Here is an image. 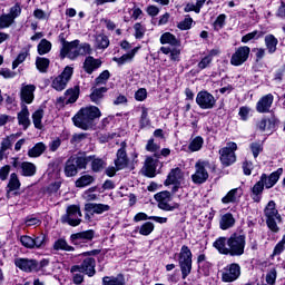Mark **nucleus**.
<instances>
[{
	"label": "nucleus",
	"instance_id": "47",
	"mask_svg": "<svg viewBox=\"0 0 285 285\" xmlns=\"http://www.w3.org/2000/svg\"><path fill=\"white\" fill-rule=\"evenodd\" d=\"M52 50V43L47 39H42L38 45V55H48Z\"/></svg>",
	"mask_w": 285,
	"mask_h": 285
},
{
	"label": "nucleus",
	"instance_id": "23",
	"mask_svg": "<svg viewBox=\"0 0 285 285\" xmlns=\"http://www.w3.org/2000/svg\"><path fill=\"white\" fill-rule=\"evenodd\" d=\"M79 99V87L76 86L73 88L67 89L65 92V97H60L58 101L61 104H75Z\"/></svg>",
	"mask_w": 285,
	"mask_h": 285
},
{
	"label": "nucleus",
	"instance_id": "63",
	"mask_svg": "<svg viewBox=\"0 0 285 285\" xmlns=\"http://www.w3.org/2000/svg\"><path fill=\"white\" fill-rule=\"evenodd\" d=\"M146 97H148V92L146 91V89L141 88L138 89L135 94V99L137 101H144L146 99Z\"/></svg>",
	"mask_w": 285,
	"mask_h": 285
},
{
	"label": "nucleus",
	"instance_id": "17",
	"mask_svg": "<svg viewBox=\"0 0 285 285\" xmlns=\"http://www.w3.org/2000/svg\"><path fill=\"white\" fill-rule=\"evenodd\" d=\"M127 147L128 145L126 144V141H122L120 144V148L116 154L115 166L117 170H124V168L128 166V154L126 153Z\"/></svg>",
	"mask_w": 285,
	"mask_h": 285
},
{
	"label": "nucleus",
	"instance_id": "54",
	"mask_svg": "<svg viewBox=\"0 0 285 285\" xmlns=\"http://www.w3.org/2000/svg\"><path fill=\"white\" fill-rule=\"evenodd\" d=\"M20 243L22 244V246H24V248H35V238L24 235L20 237Z\"/></svg>",
	"mask_w": 285,
	"mask_h": 285
},
{
	"label": "nucleus",
	"instance_id": "62",
	"mask_svg": "<svg viewBox=\"0 0 285 285\" xmlns=\"http://www.w3.org/2000/svg\"><path fill=\"white\" fill-rule=\"evenodd\" d=\"M0 76L4 79H12L17 76V73L8 68L0 69Z\"/></svg>",
	"mask_w": 285,
	"mask_h": 285
},
{
	"label": "nucleus",
	"instance_id": "15",
	"mask_svg": "<svg viewBox=\"0 0 285 285\" xmlns=\"http://www.w3.org/2000/svg\"><path fill=\"white\" fill-rule=\"evenodd\" d=\"M239 275H242V267L237 263H232L222 271V281L235 282L239 279Z\"/></svg>",
	"mask_w": 285,
	"mask_h": 285
},
{
	"label": "nucleus",
	"instance_id": "24",
	"mask_svg": "<svg viewBox=\"0 0 285 285\" xmlns=\"http://www.w3.org/2000/svg\"><path fill=\"white\" fill-rule=\"evenodd\" d=\"M18 124L22 126L23 130L30 128V111L26 105H22L21 110L18 112Z\"/></svg>",
	"mask_w": 285,
	"mask_h": 285
},
{
	"label": "nucleus",
	"instance_id": "56",
	"mask_svg": "<svg viewBox=\"0 0 285 285\" xmlns=\"http://www.w3.org/2000/svg\"><path fill=\"white\" fill-rule=\"evenodd\" d=\"M193 26V18H185L183 21H180L177 26L179 30H190Z\"/></svg>",
	"mask_w": 285,
	"mask_h": 285
},
{
	"label": "nucleus",
	"instance_id": "64",
	"mask_svg": "<svg viewBox=\"0 0 285 285\" xmlns=\"http://www.w3.org/2000/svg\"><path fill=\"white\" fill-rule=\"evenodd\" d=\"M8 175H10V165H6L0 168V179L1 181H6L8 179Z\"/></svg>",
	"mask_w": 285,
	"mask_h": 285
},
{
	"label": "nucleus",
	"instance_id": "34",
	"mask_svg": "<svg viewBox=\"0 0 285 285\" xmlns=\"http://www.w3.org/2000/svg\"><path fill=\"white\" fill-rule=\"evenodd\" d=\"M7 188L8 193H14V190H19V188H21V180H19V176L17 174L12 173L10 175Z\"/></svg>",
	"mask_w": 285,
	"mask_h": 285
},
{
	"label": "nucleus",
	"instance_id": "5",
	"mask_svg": "<svg viewBox=\"0 0 285 285\" xmlns=\"http://www.w3.org/2000/svg\"><path fill=\"white\" fill-rule=\"evenodd\" d=\"M265 217H266V224L273 233H279V227L277 224L282 223V216L279 215V212L275 207V202L271 200L265 209Z\"/></svg>",
	"mask_w": 285,
	"mask_h": 285
},
{
	"label": "nucleus",
	"instance_id": "8",
	"mask_svg": "<svg viewBox=\"0 0 285 285\" xmlns=\"http://www.w3.org/2000/svg\"><path fill=\"white\" fill-rule=\"evenodd\" d=\"M81 208L77 205H70L67 207L66 214L61 216L60 222L75 227L81 224Z\"/></svg>",
	"mask_w": 285,
	"mask_h": 285
},
{
	"label": "nucleus",
	"instance_id": "27",
	"mask_svg": "<svg viewBox=\"0 0 285 285\" xmlns=\"http://www.w3.org/2000/svg\"><path fill=\"white\" fill-rule=\"evenodd\" d=\"M20 175L22 177H35L37 175V165L30 161H22L20 165Z\"/></svg>",
	"mask_w": 285,
	"mask_h": 285
},
{
	"label": "nucleus",
	"instance_id": "48",
	"mask_svg": "<svg viewBox=\"0 0 285 285\" xmlns=\"http://www.w3.org/2000/svg\"><path fill=\"white\" fill-rule=\"evenodd\" d=\"M12 23H14V20L8 13H3L0 16V30L10 28Z\"/></svg>",
	"mask_w": 285,
	"mask_h": 285
},
{
	"label": "nucleus",
	"instance_id": "42",
	"mask_svg": "<svg viewBox=\"0 0 285 285\" xmlns=\"http://www.w3.org/2000/svg\"><path fill=\"white\" fill-rule=\"evenodd\" d=\"M102 285H126V283L124 282V276H105Z\"/></svg>",
	"mask_w": 285,
	"mask_h": 285
},
{
	"label": "nucleus",
	"instance_id": "53",
	"mask_svg": "<svg viewBox=\"0 0 285 285\" xmlns=\"http://www.w3.org/2000/svg\"><path fill=\"white\" fill-rule=\"evenodd\" d=\"M249 148L253 153V157L255 159H257V157H259V153H262L264 150V146L262 145V142H252L249 145Z\"/></svg>",
	"mask_w": 285,
	"mask_h": 285
},
{
	"label": "nucleus",
	"instance_id": "12",
	"mask_svg": "<svg viewBox=\"0 0 285 285\" xmlns=\"http://www.w3.org/2000/svg\"><path fill=\"white\" fill-rule=\"evenodd\" d=\"M181 181H184V171L179 167L171 169L165 180V186L173 185L171 193H177L181 188Z\"/></svg>",
	"mask_w": 285,
	"mask_h": 285
},
{
	"label": "nucleus",
	"instance_id": "37",
	"mask_svg": "<svg viewBox=\"0 0 285 285\" xmlns=\"http://www.w3.org/2000/svg\"><path fill=\"white\" fill-rule=\"evenodd\" d=\"M138 48L132 49L130 52L122 55L120 58H114V61L118 63V66H124L135 59V55H137Z\"/></svg>",
	"mask_w": 285,
	"mask_h": 285
},
{
	"label": "nucleus",
	"instance_id": "55",
	"mask_svg": "<svg viewBox=\"0 0 285 285\" xmlns=\"http://www.w3.org/2000/svg\"><path fill=\"white\" fill-rule=\"evenodd\" d=\"M134 30H135V37L137 39H144V35H146V27L137 22L134 24Z\"/></svg>",
	"mask_w": 285,
	"mask_h": 285
},
{
	"label": "nucleus",
	"instance_id": "40",
	"mask_svg": "<svg viewBox=\"0 0 285 285\" xmlns=\"http://www.w3.org/2000/svg\"><path fill=\"white\" fill-rule=\"evenodd\" d=\"M36 67L39 72H48V68H50V59L43 57L36 58Z\"/></svg>",
	"mask_w": 285,
	"mask_h": 285
},
{
	"label": "nucleus",
	"instance_id": "20",
	"mask_svg": "<svg viewBox=\"0 0 285 285\" xmlns=\"http://www.w3.org/2000/svg\"><path fill=\"white\" fill-rule=\"evenodd\" d=\"M273 101H275V97L273 96V94H267L263 96L256 104L257 112H262V114L271 112Z\"/></svg>",
	"mask_w": 285,
	"mask_h": 285
},
{
	"label": "nucleus",
	"instance_id": "51",
	"mask_svg": "<svg viewBox=\"0 0 285 285\" xmlns=\"http://www.w3.org/2000/svg\"><path fill=\"white\" fill-rule=\"evenodd\" d=\"M155 230V224L147 222L145 224L141 225L140 229H139V234L144 235V236H148L150 235V233H153Z\"/></svg>",
	"mask_w": 285,
	"mask_h": 285
},
{
	"label": "nucleus",
	"instance_id": "39",
	"mask_svg": "<svg viewBox=\"0 0 285 285\" xmlns=\"http://www.w3.org/2000/svg\"><path fill=\"white\" fill-rule=\"evenodd\" d=\"M160 43L166 45L169 43V46H179V40H177V37L170 32H165L160 37Z\"/></svg>",
	"mask_w": 285,
	"mask_h": 285
},
{
	"label": "nucleus",
	"instance_id": "49",
	"mask_svg": "<svg viewBox=\"0 0 285 285\" xmlns=\"http://www.w3.org/2000/svg\"><path fill=\"white\" fill-rule=\"evenodd\" d=\"M109 79H110V71L105 70L95 79V83L96 86H106Z\"/></svg>",
	"mask_w": 285,
	"mask_h": 285
},
{
	"label": "nucleus",
	"instance_id": "16",
	"mask_svg": "<svg viewBox=\"0 0 285 285\" xmlns=\"http://www.w3.org/2000/svg\"><path fill=\"white\" fill-rule=\"evenodd\" d=\"M248 57H250V47H239L232 55L230 63L232 66H243V63H246V61H248Z\"/></svg>",
	"mask_w": 285,
	"mask_h": 285
},
{
	"label": "nucleus",
	"instance_id": "9",
	"mask_svg": "<svg viewBox=\"0 0 285 285\" xmlns=\"http://www.w3.org/2000/svg\"><path fill=\"white\" fill-rule=\"evenodd\" d=\"M235 150H237V144L236 142H227L226 147H223L219 149V159L220 164L223 166H232V164H235L237 161V156H235Z\"/></svg>",
	"mask_w": 285,
	"mask_h": 285
},
{
	"label": "nucleus",
	"instance_id": "43",
	"mask_svg": "<svg viewBox=\"0 0 285 285\" xmlns=\"http://www.w3.org/2000/svg\"><path fill=\"white\" fill-rule=\"evenodd\" d=\"M203 146H204V138H202L200 136H197L194 139H191V141L188 145V149L190 150V153H198V150L203 148Z\"/></svg>",
	"mask_w": 285,
	"mask_h": 285
},
{
	"label": "nucleus",
	"instance_id": "26",
	"mask_svg": "<svg viewBox=\"0 0 285 285\" xmlns=\"http://www.w3.org/2000/svg\"><path fill=\"white\" fill-rule=\"evenodd\" d=\"M244 195V191L242 188H234L227 193L225 197L222 198V202L224 204H237L239 199H242V196Z\"/></svg>",
	"mask_w": 285,
	"mask_h": 285
},
{
	"label": "nucleus",
	"instance_id": "19",
	"mask_svg": "<svg viewBox=\"0 0 285 285\" xmlns=\"http://www.w3.org/2000/svg\"><path fill=\"white\" fill-rule=\"evenodd\" d=\"M72 244L76 246L79 244H86V242H92L95 239V230L88 229L85 232L76 233L70 236Z\"/></svg>",
	"mask_w": 285,
	"mask_h": 285
},
{
	"label": "nucleus",
	"instance_id": "7",
	"mask_svg": "<svg viewBox=\"0 0 285 285\" xmlns=\"http://www.w3.org/2000/svg\"><path fill=\"white\" fill-rule=\"evenodd\" d=\"M73 72H75V69H72V67L67 66L59 76L51 78L52 79L51 88H53V90H57V92H61L66 90L68 86V81L72 79Z\"/></svg>",
	"mask_w": 285,
	"mask_h": 285
},
{
	"label": "nucleus",
	"instance_id": "11",
	"mask_svg": "<svg viewBox=\"0 0 285 285\" xmlns=\"http://www.w3.org/2000/svg\"><path fill=\"white\" fill-rule=\"evenodd\" d=\"M155 199L156 202H158V208H160V210L170 212L179 208V204H170V202H173V196L170 195V191H160L155 195Z\"/></svg>",
	"mask_w": 285,
	"mask_h": 285
},
{
	"label": "nucleus",
	"instance_id": "61",
	"mask_svg": "<svg viewBox=\"0 0 285 285\" xmlns=\"http://www.w3.org/2000/svg\"><path fill=\"white\" fill-rule=\"evenodd\" d=\"M213 63V60L208 58V56H205L199 62H198V68L199 70H206Z\"/></svg>",
	"mask_w": 285,
	"mask_h": 285
},
{
	"label": "nucleus",
	"instance_id": "52",
	"mask_svg": "<svg viewBox=\"0 0 285 285\" xmlns=\"http://www.w3.org/2000/svg\"><path fill=\"white\" fill-rule=\"evenodd\" d=\"M159 145L155 142V139L150 138L148 141H147V145H146V150L147 153H155V157H159V154H157V151L159 150Z\"/></svg>",
	"mask_w": 285,
	"mask_h": 285
},
{
	"label": "nucleus",
	"instance_id": "6",
	"mask_svg": "<svg viewBox=\"0 0 285 285\" xmlns=\"http://www.w3.org/2000/svg\"><path fill=\"white\" fill-rule=\"evenodd\" d=\"M178 264L180 266L183 279H186L193 271V252H190V248L186 245L180 249Z\"/></svg>",
	"mask_w": 285,
	"mask_h": 285
},
{
	"label": "nucleus",
	"instance_id": "14",
	"mask_svg": "<svg viewBox=\"0 0 285 285\" xmlns=\"http://www.w3.org/2000/svg\"><path fill=\"white\" fill-rule=\"evenodd\" d=\"M196 104L203 110H210L215 108V104H217V100L215 99V96H213V94L208 91H199L196 96Z\"/></svg>",
	"mask_w": 285,
	"mask_h": 285
},
{
	"label": "nucleus",
	"instance_id": "18",
	"mask_svg": "<svg viewBox=\"0 0 285 285\" xmlns=\"http://www.w3.org/2000/svg\"><path fill=\"white\" fill-rule=\"evenodd\" d=\"M35 90H37L35 85H22L20 89V101L28 105L32 104L35 101Z\"/></svg>",
	"mask_w": 285,
	"mask_h": 285
},
{
	"label": "nucleus",
	"instance_id": "33",
	"mask_svg": "<svg viewBox=\"0 0 285 285\" xmlns=\"http://www.w3.org/2000/svg\"><path fill=\"white\" fill-rule=\"evenodd\" d=\"M18 137H21V134H11L10 136L3 138L0 145V149L4 151L10 150V148H12V144L17 141Z\"/></svg>",
	"mask_w": 285,
	"mask_h": 285
},
{
	"label": "nucleus",
	"instance_id": "57",
	"mask_svg": "<svg viewBox=\"0 0 285 285\" xmlns=\"http://www.w3.org/2000/svg\"><path fill=\"white\" fill-rule=\"evenodd\" d=\"M7 14L10 16L11 19L14 21L17 17L21 14V6L14 4L13 7L10 8V12Z\"/></svg>",
	"mask_w": 285,
	"mask_h": 285
},
{
	"label": "nucleus",
	"instance_id": "1",
	"mask_svg": "<svg viewBox=\"0 0 285 285\" xmlns=\"http://www.w3.org/2000/svg\"><path fill=\"white\" fill-rule=\"evenodd\" d=\"M213 246L220 255H229V257H242L246 249V235L234 233L229 237L220 236Z\"/></svg>",
	"mask_w": 285,
	"mask_h": 285
},
{
	"label": "nucleus",
	"instance_id": "31",
	"mask_svg": "<svg viewBox=\"0 0 285 285\" xmlns=\"http://www.w3.org/2000/svg\"><path fill=\"white\" fill-rule=\"evenodd\" d=\"M233 226H235V217L233 214L227 213L223 215L219 220V227L222 230H228V228H233Z\"/></svg>",
	"mask_w": 285,
	"mask_h": 285
},
{
	"label": "nucleus",
	"instance_id": "13",
	"mask_svg": "<svg viewBox=\"0 0 285 285\" xmlns=\"http://www.w3.org/2000/svg\"><path fill=\"white\" fill-rule=\"evenodd\" d=\"M95 266H97V262L92 257H88L82 261L80 265H73L71 267V273H83L85 275H88V277H94L95 273Z\"/></svg>",
	"mask_w": 285,
	"mask_h": 285
},
{
	"label": "nucleus",
	"instance_id": "21",
	"mask_svg": "<svg viewBox=\"0 0 285 285\" xmlns=\"http://www.w3.org/2000/svg\"><path fill=\"white\" fill-rule=\"evenodd\" d=\"M14 264L17 268H20V271H24V273H32V271H37L38 264L35 259H28V258H16Z\"/></svg>",
	"mask_w": 285,
	"mask_h": 285
},
{
	"label": "nucleus",
	"instance_id": "60",
	"mask_svg": "<svg viewBox=\"0 0 285 285\" xmlns=\"http://www.w3.org/2000/svg\"><path fill=\"white\" fill-rule=\"evenodd\" d=\"M24 224L26 226H40L41 219H39L38 217L28 216L24 219Z\"/></svg>",
	"mask_w": 285,
	"mask_h": 285
},
{
	"label": "nucleus",
	"instance_id": "22",
	"mask_svg": "<svg viewBox=\"0 0 285 285\" xmlns=\"http://www.w3.org/2000/svg\"><path fill=\"white\" fill-rule=\"evenodd\" d=\"M85 210L90 215H104V213H108V210H110V205L88 203L85 205Z\"/></svg>",
	"mask_w": 285,
	"mask_h": 285
},
{
	"label": "nucleus",
	"instance_id": "25",
	"mask_svg": "<svg viewBox=\"0 0 285 285\" xmlns=\"http://www.w3.org/2000/svg\"><path fill=\"white\" fill-rule=\"evenodd\" d=\"M101 68V60L95 59L92 56H88L83 62V70L87 75H92L94 70Z\"/></svg>",
	"mask_w": 285,
	"mask_h": 285
},
{
	"label": "nucleus",
	"instance_id": "4",
	"mask_svg": "<svg viewBox=\"0 0 285 285\" xmlns=\"http://www.w3.org/2000/svg\"><path fill=\"white\" fill-rule=\"evenodd\" d=\"M90 159L86 153H78L76 156L68 158L63 168L66 177H77L79 170H86Z\"/></svg>",
	"mask_w": 285,
	"mask_h": 285
},
{
	"label": "nucleus",
	"instance_id": "38",
	"mask_svg": "<svg viewBox=\"0 0 285 285\" xmlns=\"http://www.w3.org/2000/svg\"><path fill=\"white\" fill-rule=\"evenodd\" d=\"M90 157L91 161V170L94 173H101V170H104V166H106V163L104 161V159L101 158H97L95 156H87Z\"/></svg>",
	"mask_w": 285,
	"mask_h": 285
},
{
	"label": "nucleus",
	"instance_id": "3",
	"mask_svg": "<svg viewBox=\"0 0 285 285\" xmlns=\"http://www.w3.org/2000/svg\"><path fill=\"white\" fill-rule=\"evenodd\" d=\"M92 52V48H90L89 43H79V40H73L68 42L62 40V48L60 50V57L62 59H71L75 61L78 57H86V55H90Z\"/></svg>",
	"mask_w": 285,
	"mask_h": 285
},
{
	"label": "nucleus",
	"instance_id": "32",
	"mask_svg": "<svg viewBox=\"0 0 285 285\" xmlns=\"http://www.w3.org/2000/svg\"><path fill=\"white\" fill-rule=\"evenodd\" d=\"M106 92H108V88L106 87L92 88L89 96L92 104H99V101L104 99V95H106Z\"/></svg>",
	"mask_w": 285,
	"mask_h": 285
},
{
	"label": "nucleus",
	"instance_id": "2",
	"mask_svg": "<svg viewBox=\"0 0 285 285\" xmlns=\"http://www.w3.org/2000/svg\"><path fill=\"white\" fill-rule=\"evenodd\" d=\"M101 117V110L97 106L82 107L73 117L76 128L80 130H91L95 127V119Z\"/></svg>",
	"mask_w": 285,
	"mask_h": 285
},
{
	"label": "nucleus",
	"instance_id": "44",
	"mask_svg": "<svg viewBox=\"0 0 285 285\" xmlns=\"http://www.w3.org/2000/svg\"><path fill=\"white\" fill-rule=\"evenodd\" d=\"M95 181V177L90 175H83L80 178L76 180V187L77 188H86V186H90Z\"/></svg>",
	"mask_w": 285,
	"mask_h": 285
},
{
	"label": "nucleus",
	"instance_id": "45",
	"mask_svg": "<svg viewBox=\"0 0 285 285\" xmlns=\"http://www.w3.org/2000/svg\"><path fill=\"white\" fill-rule=\"evenodd\" d=\"M110 46V40L107 36L99 35L96 37V48L99 50H106Z\"/></svg>",
	"mask_w": 285,
	"mask_h": 285
},
{
	"label": "nucleus",
	"instance_id": "36",
	"mask_svg": "<svg viewBox=\"0 0 285 285\" xmlns=\"http://www.w3.org/2000/svg\"><path fill=\"white\" fill-rule=\"evenodd\" d=\"M46 144L37 142L31 149L28 150V157H41L42 153H46Z\"/></svg>",
	"mask_w": 285,
	"mask_h": 285
},
{
	"label": "nucleus",
	"instance_id": "29",
	"mask_svg": "<svg viewBox=\"0 0 285 285\" xmlns=\"http://www.w3.org/2000/svg\"><path fill=\"white\" fill-rule=\"evenodd\" d=\"M264 181H266V174H262L261 179L253 186L252 193L254 195L253 199L254 202L259 203L261 198L259 195L264 193Z\"/></svg>",
	"mask_w": 285,
	"mask_h": 285
},
{
	"label": "nucleus",
	"instance_id": "28",
	"mask_svg": "<svg viewBox=\"0 0 285 285\" xmlns=\"http://www.w3.org/2000/svg\"><path fill=\"white\" fill-rule=\"evenodd\" d=\"M284 173L283 168H278L276 171L272 173L269 176L265 174L264 186L265 188H273L277 181H279V177Z\"/></svg>",
	"mask_w": 285,
	"mask_h": 285
},
{
	"label": "nucleus",
	"instance_id": "58",
	"mask_svg": "<svg viewBox=\"0 0 285 285\" xmlns=\"http://www.w3.org/2000/svg\"><path fill=\"white\" fill-rule=\"evenodd\" d=\"M28 57V52H21L18 55L17 59L12 62L13 70L19 68L20 63H23Z\"/></svg>",
	"mask_w": 285,
	"mask_h": 285
},
{
	"label": "nucleus",
	"instance_id": "30",
	"mask_svg": "<svg viewBox=\"0 0 285 285\" xmlns=\"http://www.w3.org/2000/svg\"><path fill=\"white\" fill-rule=\"evenodd\" d=\"M157 173V160L153 157H147L145 160V175L147 177H155Z\"/></svg>",
	"mask_w": 285,
	"mask_h": 285
},
{
	"label": "nucleus",
	"instance_id": "50",
	"mask_svg": "<svg viewBox=\"0 0 285 285\" xmlns=\"http://www.w3.org/2000/svg\"><path fill=\"white\" fill-rule=\"evenodd\" d=\"M48 242L45 234H40L33 238V248H43Z\"/></svg>",
	"mask_w": 285,
	"mask_h": 285
},
{
	"label": "nucleus",
	"instance_id": "35",
	"mask_svg": "<svg viewBox=\"0 0 285 285\" xmlns=\"http://www.w3.org/2000/svg\"><path fill=\"white\" fill-rule=\"evenodd\" d=\"M277 43H279V40H277V38H275L273 35L265 36V46L269 55H273L277 51Z\"/></svg>",
	"mask_w": 285,
	"mask_h": 285
},
{
	"label": "nucleus",
	"instance_id": "46",
	"mask_svg": "<svg viewBox=\"0 0 285 285\" xmlns=\"http://www.w3.org/2000/svg\"><path fill=\"white\" fill-rule=\"evenodd\" d=\"M43 119V109H38L32 114V120L35 128H38V130H41L43 128V125L41 124V120Z\"/></svg>",
	"mask_w": 285,
	"mask_h": 285
},
{
	"label": "nucleus",
	"instance_id": "41",
	"mask_svg": "<svg viewBox=\"0 0 285 285\" xmlns=\"http://www.w3.org/2000/svg\"><path fill=\"white\" fill-rule=\"evenodd\" d=\"M53 250H66L67 253H71L75 250V247L68 245L66 239L60 238L53 243Z\"/></svg>",
	"mask_w": 285,
	"mask_h": 285
},
{
	"label": "nucleus",
	"instance_id": "10",
	"mask_svg": "<svg viewBox=\"0 0 285 285\" xmlns=\"http://www.w3.org/2000/svg\"><path fill=\"white\" fill-rule=\"evenodd\" d=\"M208 166H210V163L206 160H198L195 164V174L191 176L194 184H206V181H208L209 175L208 170H206Z\"/></svg>",
	"mask_w": 285,
	"mask_h": 285
},
{
	"label": "nucleus",
	"instance_id": "59",
	"mask_svg": "<svg viewBox=\"0 0 285 285\" xmlns=\"http://www.w3.org/2000/svg\"><path fill=\"white\" fill-rule=\"evenodd\" d=\"M276 279H277V271L273 268L266 275V283L269 285H274Z\"/></svg>",
	"mask_w": 285,
	"mask_h": 285
}]
</instances>
